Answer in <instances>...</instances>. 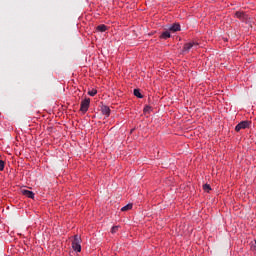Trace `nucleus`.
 <instances>
[{
	"label": "nucleus",
	"mask_w": 256,
	"mask_h": 256,
	"mask_svg": "<svg viewBox=\"0 0 256 256\" xmlns=\"http://www.w3.org/2000/svg\"><path fill=\"white\" fill-rule=\"evenodd\" d=\"M72 249L76 251V253H81V237L78 235L74 236V240L72 242Z\"/></svg>",
	"instance_id": "1"
},
{
	"label": "nucleus",
	"mask_w": 256,
	"mask_h": 256,
	"mask_svg": "<svg viewBox=\"0 0 256 256\" xmlns=\"http://www.w3.org/2000/svg\"><path fill=\"white\" fill-rule=\"evenodd\" d=\"M91 105V99L90 98H85L82 100L81 105H80V111L81 113H86L89 111V106Z\"/></svg>",
	"instance_id": "2"
},
{
	"label": "nucleus",
	"mask_w": 256,
	"mask_h": 256,
	"mask_svg": "<svg viewBox=\"0 0 256 256\" xmlns=\"http://www.w3.org/2000/svg\"><path fill=\"white\" fill-rule=\"evenodd\" d=\"M251 125L250 121H241L240 123H238L235 127V131H237V133H239V131H241V129H249V126Z\"/></svg>",
	"instance_id": "3"
},
{
	"label": "nucleus",
	"mask_w": 256,
	"mask_h": 256,
	"mask_svg": "<svg viewBox=\"0 0 256 256\" xmlns=\"http://www.w3.org/2000/svg\"><path fill=\"white\" fill-rule=\"evenodd\" d=\"M198 45H199V43H197V42H188V43L184 44L182 52L189 53V51H191V49H193V47H197Z\"/></svg>",
	"instance_id": "4"
},
{
	"label": "nucleus",
	"mask_w": 256,
	"mask_h": 256,
	"mask_svg": "<svg viewBox=\"0 0 256 256\" xmlns=\"http://www.w3.org/2000/svg\"><path fill=\"white\" fill-rule=\"evenodd\" d=\"M22 195H25V197H28V199H35V193L31 190H21Z\"/></svg>",
	"instance_id": "5"
},
{
	"label": "nucleus",
	"mask_w": 256,
	"mask_h": 256,
	"mask_svg": "<svg viewBox=\"0 0 256 256\" xmlns=\"http://www.w3.org/2000/svg\"><path fill=\"white\" fill-rule=\"evenodd\" d=\"M168 29L173 33H177V31H181V25L179 23H174Z\"/></svg>",
	"instance_id": "6"
},
{
	"label": "nucleus",
	"mask_w": 256,
	"mask_h": 256,
	"mask_svg": "<svg viewBox=\"0 0 256 256\" xmlns=\"http://www.w3.org/2000/svg\"><path fill=\"white\" fill-rule=\"evenodd\" d=\"M101 113H102V115L109 117V115H111V108H109V106H102Z\"/></svg>",
	"instance_id": "7"
},
{
	"label": "nucleus",
	"mask_w": 256,
	"mask_h": 256,
	"mask_svg": "<svg viewBox=\"0 0 256 256\" xmlns=\"http://www.w3.org/2000/svg\"><path fill=\"white\" fill-rule=\"evenodd\" d=\"M96 29H97V31H99L100 33H105V31H107V25H105V24L98 25Z\"/></svg>",
	"instance_id": "8"
},
{
	"label": "nucleus",
	"mask_w": 256,
	"mask_h": 256,
	"mask_svg": "<svg viewBox=\"0 0 256 256\" xmlns=\"http://www.w3.org/2000/svg\"><path fill=\"white\" fill-rule=\"evenodd\" d=\"M171 37V33L169 31H165L160 35V39H169Z\"/></svg>",
	"instance_id": "9"
},
{
	"label": "nucleus",
	"mask_w": 256,
	"mask_h": 256,
	"mask_svg": "<svg viewBox=\"0 0 256 256\" xmlns=\"http://www.w3.org/2000/svg\"><path fill=\"white\" fill-rule=\"evenodd\" d=\"M134 95L138 97V99H143V94H141V90L139 89H134Z\"/></svg>",
	"instance_id": "10"
},
{
	"label": "nucleus",
	"mask_w": 256,
	"mask_h": 256,
	"mask_svg": "<svg viewBox=\"0 0 256 256\" xmlns=\"http://www.w3.org/2000/svg\"><path fill=\"white\" fill-rule=\"evenodd\" d=\"M133 209V204L129 203L121 208V211H131Z\"/></svg>",
	"instance_id": "11"
},
{
	"label": "nucleus",
	"mask_w": 256,
	"mask_h": 256,
	"mask_svg": "<svg viewBox=\"0 0 256 256\" xmlns=\"http://www.w3.org/2000/svg\"><path fill=\"white\" fill-rule=\"evenodd\" d=\"M235 17H237V19H245V13L238 11L235 13Z\"/></svg>",
	"instance_id": "12"
},
{
	"label": "nucleus",
	"mask_w": 256,
	"mask_h": 256,
	"mask_svg": "<svg viewBox=\"0 0 256 256\" xmlns=\"http://www.w3.org/2000/svg\"><path fill=\"white\" fill-rule=\"evenodd\" d=\"M203 189H204V191H206V193H209V191H211V185H209V184H204V185H203Z\"/></svg>",
	"instance_id": "13"
},
{
	"label": "nucleus",
	"mask_w": 256,
	"mask_h": 256,
	"mask_svg": "<svg viewBox=\"0 0 256 256\" xmlns=\"http://www.w3.org/2000/svg\"><path fill=\"white\" fill-rule=\"evenodd\" d=\"M96 93H97L96 89H92V90L88 91V95H90V97H95Z\"/></svg>",
	"instance_id": "14"
},
{
	"label": "nucleus",
	"mask_w": 256,
	"mask_h": 256,
	"mask_svg": "<svg viewBox=\"0 0 256 256\" xmlns=\"http://www.w3.org/2000/svg\"><path fill=\"white\" fill-rule=\"evenodd\" d=\"M119 231V226H113L112 228H111V233L112 234H115V233H117Z\"/></svg>",
	"instance_id": "15"
},
{
	"label": "nucleus",
	"mask_w": 256,
	"mask_h": 256,
	"mask_svg": "<svg viewBox=\"0 0 256 256\" xmlns=\"http://www.w3.org/2000/svg\"><path fill=\"white\" fill-rule=\"evenodd\" d=\"M5 169V161L0 160V171H3Z\"/></svg>",
	"instance_id": "16"
},
{
	"label": "nucleus",
	"mask_w": 256,
	"mask_h": 256,
	"mask_svg": "<svg viewBox=\"0 0 256 256\" xmlns=\"http://www.w3.org/2000/svg\"><path fill=\"white\" fill-rule=\"evenodd\" d=\"M151 108L149 107V106H146L145 108H144V112L145 113H147V111H149Z\"/></svg>",
	"instance_id": "17"
},
{
	"label": "nucleus",
	"mask_w": 256,
	"mask_h": 256,
	"mask_svg": "<svg viewBox=\"0 0 256 256\" xmlns=\"http://www.w3.org/2000/svg\"><path fill=\"white\" fill-rule=\"evenodd\" d=\"M252 249H254L256 251V240H255L254 244L252 245Z\"/></svg>",
	"instance_id": "18"
}]
</instances>
